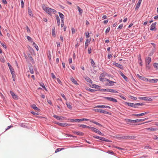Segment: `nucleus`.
Instances as JSON below:
<instances>
[{"label": "nucleus", "mask_w": 158, "mask_h": 158, "mask_svg": "<svg viewBox=\"0 0 158 158\" xmlns=\"http://www.w3.org/2000/svg\"><path fill=\"white\" fill-rule=\"evenodd\" d=\"M116 138L118 140L121 139H133L135 138V136L123 135L122 134H118Z\"/></svg>", "instance_id": "f257e3e1"}, {"label": "nucleus", "mask_w": 158, "mask_h": 158, "mask_svg": "<svg viewBox=\"0 0 158 158\" xmlns=\"http://www.w3.org/2000/svg\"><path fill=\"white\" fill-rule=\"evenodd\" d=\"M93 137L95 138L99 139L100 140L104 141L106 142H111V141L106 139V138L103 137H101L97 135H94L93 136Z\"/></svg>", "instance_id": "f03ea898"}, {"label": "nucleus", "mask_w": 158, "mask_h": 158, "mask_svg": "<svg viewBox=\"0 0 158 158\" xmlns=\"http://www.w3.org/2000/svg\"><path fill=\"white\" fill-rule=\"evenodd\" d=\"M153 97L152 96H148V97H139V99L140 100H144L145 101L149 102V101H153V99L152 98Z\"/></svg>", "instance_id": "7ed1b4c3"}, {"label": "nucleus", "mask_w": 158, "mask_h": 158, "mask_svg": "<svg viewBox=\"0 0 158 158\" xmlns=\"http://www.w3.org/2000/svg\"><path fill=\"white\" fill-rule=\"evenodd\" d=\"M91 130L102 136H104V135L103 133H102L99 130L94 127H92Z\"/></svg>", "instance_id": "20e7f679"}, {"label": "nucleus", "mask_w": 158, "mask_h": 158, "mask_svg": "<svg viewBox=\"0 0 158 158\" xmlns=\"http://www.w3.org/2000/svg\"><path fill=\"white\" fill-rule=\"evenodd\" d=\"M95 111L96 112H100L101 113L106 114H108L109 115L111 114V113L108 112H107L106 110L100 109H96L95 110Z\"/></svg>", "instance_id": "39448f33"}, {"label": "nucleus", "mask_w": 158, "mask_h": 158, "mask_svg": "<svg viewBox=\"0 0 158 158\" xmlns=\"http://www.w3.org/2000/svg\"><path fill=\"white\" fill-rule=\"evenodd\" d=\"M104 98L105 99L109 101H111L112 102L114 103H117V102H118L117 100L116 99L114 98H113L109 97H104Z\"/></svg>", "instance_id": "423d86ee"}, {"label": "nucleus", "mask_w": 158, "mask_h": 158, "mask_svg": "<svg viewBox=\"0 0 158 158\" xmlns=\"http://www.w3.org/2000/svg\"><path fill=\"white\" fill-rule=\"evenodd\" d=\"M125 121L127 122V124L131 125H134L135 124H133V123H134V120H132L129 119H125Z\"/></svg>", "instance_id": "0eeeda50"}, {"label": "nucleus", "mask_w": 158, "mask_h": 158, "mask_svg": "<svg viewBox=\"0 0 158 158\" xmlns=\"http://www.w3.org/2000/svg\"><path fill=\"white\" fill-rule=\"evenodd\" d=\"M28 67L30 73L32 74H34L33 67L31 63L29 64Z\"/></svg>", "instance_id": "6e6552de"}, {"label": "nucleus", "mask_w": 158, "mask_h": 158, "mask_svg": "<svg viewBox=\"0 0 158 158\" xmlns=\"http://www.w3.org/2000/svg\"><path fill=\"white\" fill-rule=\"evenodd\" d=\"M116 82L110 80L108 82H107L106 83L105 85L108 86H111L114 85V84L116 83Z\"/></svg>", "instance_id": "1a4fd4ad"}, {"label": "nucleus", "mask_w": 158, "mask_h": 158, "mask_svg": "<svg viewBox=\"0 0 158 158\" xmlns=\"http://www.w3.org/2000/svg\"><path fill=\"white\" fill-rule=\"evenodd\" d=\"M150 112L149 111H147L145 112L137 114H133V115L136 116H142L145 114L149 113Z\"/></svg>", "instance_id": "9d476101"}, {"label": "nucleus", "mask_w": 158, "mask_h": 158, "mask_svg": "<svg viewBox=\"0 0 158 158\" xmlns=\"http://www.w3.org/2000/svg\"><path fill=\"white\" fill-rule=\"evenodd\" d=\"M113 64L115 65L117 67L120 69H123V67L122 65L118 63H117L116 62H114L113 63Z\"/></svg>", "instance_id": "9b49d317"}, {"label": "nucleus", "mask_w": 158, "mask_h": 158, "mask_svg": "<svg viewBox=\"0 0 158 158\" xmlns=\"http://www.w3.org/2000/svg\"><path fill=\"white\" fill-rule=\"evenodd\" d=\"M119 73L121 76L127 82L129 81V80L128 78L122 72L120 71L119 72Z\"/></svg>", "instance_id": "f8f14e48"}, {"label": "nucleus", "mask_w": 158, "mask_h": 158, "mask_svg": "<svg viewBox=\"0 0 158 158\" xmlns=\"http://www.w3.org/2000/svg\"><path fill=\"white\" fill-rule=\"evenodd\" d=\"M91 38H90V40L87 39L86 40L85 42V48L86 49L89 45V43L90 41H91Z\"/></svg>", "instance_id": "ddd939ff"}, {"label": "nucleus", "mask_w": 158, "mask_h": 158, "mask_svg": "<svg viewBox=\"0 0 158 158\" xmlns=\"http://www.w3.org/2000/svg\"><path fill=\"white\" fill-rule=\"evenodd\" d=\"M96 107L99 108H107L109 109H111V107L109 106L105 105H98L96 106Z\"/></svg>", "instance_id": "4468645a"}, {"label": "nucleus", "mask_w": 158, "mask_h": 158, "mask_svg": "<svg viewBox=\"0 0 158 158\" xmlns=\"http://www.w3.org/2000/svg\"><path fill=\"white\" fill-rule=\"evenodd\" d=\"M78 126L79 127H82L83 128H87L89 129H90L91 130L92 128V127L87 126L84 124H78Z\"/></svg>", "instance_id": "2eb2a0df"}, {"label": "nucleus", "mask_w": 158, "mask_h": 158, "mask_svg": "<svg viewBox=\"0 0 158 158\" xmlns=\"http://www.w3.org/2000/svg\"><path fill=\"white\" fill-rule=\"evenodd\" d=\"M124 104L125 105H127L128 106H130L134 108L135 107V106L134 105V103H131V102H125L124 103Z\"/></svg>", "instance_id": "dca6fc26"}, {"label": "nucleus", "mask_w": 158, "mask_h": 158, "mask_svg": "<svg viewBox=\"0 0 158 158\" xmlns=\"http://www.w3.org/2000/svg\"><path fill=\"white\" fill-rule=\"evenodd\" d=\"M56 124L62 127H67V123H60L59 122H57L56 123Z\"/></svg>", "instance_id": "f3484780"}, {"label": "nucleus", "mask_w": 158, "mask_h": 158, "mask_svg": "<svg viewBox=\"0 0 158 158\" xmlns=\"http://www.w3.org/2000/svg\"><path fill=\"white\" fill-rule=\"evenodd\" d=\"M151 61V59L150 57L148 56L145 58L146 64H150Z\"/></svg>", "instance_id": "a211bd4d"}, {"label": "nucleus", "mask_w": 158, "mask_h": 158, "mask_svg": "<svg viewBox=\"0 0 158 158\" xmlns=\"http://www.w3.org/2000/svg\"><path fill=\"white\" fill-rule=\"evenodd\" d=\"M73 133L80 136H83L84 134L83 132L79 131H74Z\"/></svg>", "instance_id": "6ab92c4d"}, {"label": "nucleus", "mask_w": 158, "mask_h": 158, "mask_svg": "<svg viewBox=\"0 0 158 158\" xmlns=\"http://www.w3.org/2000/svg\"><path fill=\"white\" fill-rule=\"evenodd\" d=\"M46 11H45L46 13H47L49 15H51V10L52 8H50L49 7L48 8H45Z\"/></svg>", "instance_id": "aec40b11"}, {"label": "nucleus", "mask_w": 158, "mask_h": 158, "mask_svg": "<svg viewBox=\"0 0 158 158\" xmlns=\"http://www.w3.org/2000/svg\"><path fill=\"white\" fill-rule=\"evenodd\" d=\"M148 82L150 83H157V79H149Z\"/></svg>", "instance_id": "412c9836"}, {"label": "nucleus", "mask_w": 158, "mask_h": 158, "mask_svg": "<svg viewBox=\"0 0 158 158\" xmlns=\"http://www.w3.org/2000/svg\"><path fill=\"white\" fill-rule=\"evenodd\" d=\"M28 57L29 58V59L31 60L32 64H35V62L33 59L32 57V56H31V55L30 54H28Z\"/></svg>", "instance_id": "4be33fe9"}, {"label": "nucleus", "mask_w": 158, "mask_h": 158, "mask_svg": "<svg viewBox=\"0 0 158 158\" xmlns=\"http://www.w3.org/2000/svg\"><path fill=\"white\" fill-rule=\"evenodd\" d=\"M107 92H109L111 93H118V92L115 89H107Z\"/></svg>", "instance_id": "5701e85b"}, {"label": "nucleus", "mask_w": 158, "mask_h": 158, "mask_svg": "<svg viewBox=\"0 0 158 158\" xmlns=\"http://www.w3.org/2000/svg\"><path fill=\"white\" fill-rule=\"evenodd\" d=\"M10 93L14 99H17V97L16 95L12 91H10Z\"/></svg>", "instance_id": "b1692460"}, {"label": "nucleus", "mask_w": 158, "mask_h": 158, "mask_svg": "<svg viewBox=\"0 0 158 158\" xmlns=\"http://www.w3.org/2000/svg\"><path fill=\"white\" fill-rule=\"evenodd\" d=\"M28 14H29L30 16L31 17H33V15L32 14V11L30 8L29 7L28 8Z\"/></svg>", "instance_id": "393cba45"}, {"label": "nucleus", "mask_w": 158, "mask_h": 158, "mask_svg": "<svg viewBox=\"0 0 158 158\" xmlns=\"http://www.w3.org/2000/svg\"><path fill=\"white\" fill-rule=\"evenodd\" d=\"M31 107L34 109L35 110H39L40 109L37 107L35 104H33L31 105Z\"/></svg>", "instance_id": "a878e982"}, {"label": "nucleus", "mask_w": 158, "mask_h": 158, "mask_svg": "<svg viewBox=\"0 0 158 158\" xmlns=\"http://www.w3.org/2000/svg\"><path fill=\"white\" fill-rule=\"evenodd\" d=\"M85 80L88 82L92 84L93 81L91 79L88 77H86L85 78Z\"/></svg>", "instance_id": "bb28decb"}, {"label": "nucleus", "mask_w": 158, "mask_h": 158, "mask_svg": "<svg viewBox=\"0 0 158 158\" xmlns=\"http://www.w3.org/2000/svg\"><path fill=\"white\" fill-rule=\"evenodd\" d=\"M71 81L73 82L74 84L76 85H79V84L77 82V81L73 77L71 78Z\"/></svg>", "instance_id": "cd10ccee"}, {"label": "nucleus", "mask_w": 158, "mask_h": 158, "mask_svg": "<svg viewBox=\"0 0 158 158\" xmlns=\"http://www.w3.org/2000/svg\"><path fill=\"white\" fill-rule=\"evenodd\" d=\"M55 17L57 20V25L58 26H59L60 25V18L57 15H56Z\"/></svg>", "instance_id": "c85d7f7f"}, {"label": "nucleus", "mask_w": 158, "mask_h": 158, "mask_svg": "<svg viewBox=\"0 0 158 158\" xmlns=\"http://www.w3.org/2000/svg\"><path fill=\"white\" fill-rule=\"evenodd\" d=\"M70 122L71 123H73L74 122H80V119H70Z\"/></svg>", "instance_id": "c756f323"}, {"label": "nucleus", "mask_w": 158, "mask_h": 158, "mask_svg": "<svg viewBox=\"0 0 158 158\" xmlns=\"http://www.w3.org/2000/svg\"><path fill=\"white\" fill-rule=\"evenodd\" d=\"M77 8L78 10L79 15H81L83 12L82 10L78 6H77Z\"/></svg>", "instance_id": "7c9ffc66"}, {"label": "nucleus", "mask_w": 158, "mask_h": 158, "mask_svg": "<svg viewBox=\"0 0 158 158\" xmlns=\"http://www.w3.org/2000/svg\"><path fill=\"white\" fill-rule=\"evenodd\" d=\"M90 63L91 65H92V67L94 68L95 67H96L94 61L92 59H90Z\"/></svg>", "instance_id": "2f4dec72"}, {"label": "nucleus", "mask_w": 158, "mask_h": 158, "mask_svg": "<svg viewBox=\"0 0 158 158\" xmlns=\"http://www.w3.org/2000/svg\"><path fill=\"white\" fill-rule=\"evenodd\" d=\"M53 117L54 118H56L58 120H60L62 119V118H63L62 116L60 117V116H59L58 115H54Z\"/></svg>", "instance_id": "473e14b6"}, {"label": "nucleus", "mask_w": 158, "mask_h": 158, "mask_svg": "<svg viewBox=\"0 0 158 158\" xmlns=\"http://www.w3.org/2000/svg\"><path fill=\"white\" fill-rule=\"evenodd\" d=\"M86 89L87 90L89 91L92 93H94L95 91H97V90L92 89L89 87H87Z\"/></svg>", "instance_id": "72a5a7b5"}, {"label": "nucleus", "mask_w": 158, "mask_h": 158, "mask_svg": "<svg viewBox=\"0 0 158 158\" xmlns=\"http://www.w3.org/2000/svg\"><path fill=\"white\" fill-rule=\"evenodd\" d=\"M32 45L36 49L37 51L39 50V48L38 45L34 42H32Z\"/></svg>", "instance_id": "f704fd0d"}, {"label": "nucleus", "mask_w": 158, "mask_h": 158, "mask_svg": "<svg viewBox=\"0 0 158 158\" xmlns=\"http://www.w3.org/2000/svg\"><path fill=\"white\" fill-rule=\"evenodd\" d=\"M146 129L148 131H156L158 129L157 128H152L151 127H149V128H146Z\"/></svg>", "instance_id": "c9c22d12"}, {"label": "nucleus", "mask_w": 158, "mask_h": 158, "mask_svg": "<svg viewBox=\"0 0 158 158\" xmlns=\"http://www.w3.org/2000/svg\"><path fill=\"white\" fill-rule=\"evenodd\" d=\"M90 122L94 124H96L97 125H98V126H100V127H102V124H101L99 123H98V122L94 121V120L91 121Z\"/></svg>", "instance_id": "e433bc0d"}, {"label": "nucleus", "mask_w": 158, "mask_h": 158, "mask_svg": "<svg viewBox=\"0 0 158 158\" xmlns=\"http://www.w3.org/2000/svg\"><path fill=\"white\" fill-rule=\"evenodd\" d=\"M66 104L69 109L72 110V107L70 103L67 102L66 103Z\"/></svg>", "instance_id": "4c0bfd02"}, {"label": "nucleus", "mask_w": 158, "mask_h": 158, "mask_svg": "<svg viewBox=\"0 0 158 158\" xmlns=\"http://www.w3.org/2000/svg\"><path fill=\"white\" fill-rule=\"evenodd\" d=\"M58 14H59V16L60 17L61 19H64V16L63 14H62L61 12H59Z\"/></svg>", "instance_id": "58836bf2"}, {"label": "nucleus", "mask_w": 158, "mask_h": 158, "mask_svg": "<svg viewBox=\"0 0 158 158\" xmlns=\"http://www.w3.org/2000/svg\"><path fill=\"white\" fill-rule=\"evenodd\" d=\"M64 148H57L55 151V153H56L58 152H59L64 149Z\"/></svg>", "instance_id": "ea45409f"}, {"label": "nucleus", "mask_w": 158, "mask_h": 158, "mask_svg": "<svg viewBox=\"0 0 158 158\" xmlns=\"http://www.w3.org/2000/svg\"><path fill=\"white\" fill-rule=\"evenodd\" d=\"M28 48L31 53L32 54V53H34V50L31 47L29 46Z\"/></svg>", "instance_id": "a19ab883"}, {"label": "nucleus", "mask_w": 158, "mask_h": 158, "mask_svg": "<svg viewBox=\"0 0 158 158\" xmlns=\"http://www.w3.org/2000/svg\"><path fill=\"white\" fill-rule=\"evenodd\" d=\"M52 35L53 36L55 37L56 36V34H55V27H54L52 29Z\"/></svg>", "instance_id": "79ce46f5"}, {"label": "nucleus", "mask_w": 158, "mask_h": 158, "mask_svg": "<svg viewBox=\"0 0 158 158\" xmlns=\"http://www.w3.org/2000/svg\"><path fill=\"white\" fill-rule=\"evenodd\" d=\"M150 30L152 31L156 30V26L154 25H153L152 24L150 28Z\"/></svg>", "instance_id": "37998d69"}, {"label": "nucleus", "mask_w": 158, "mask_h": 158, "mask_svg": "<svg viewBox=\"0 0 158 158\" xmlns=\"http://www.w3.org/2000/svg\"><path fill=\"white\" fill-rule=\"evenodd\" d=\"M40 84V86H41L46 91H47V88L45 87L44 84L43 83L41 82Z\"/></svg>", "instance_id": "c03bdc74"}, {"label": "nucleus", "mask_w": 158, "mask_h": 158, "mask_svg": "<svg viewBox=\"0 0 158 158\" xmlns=\"http://www.w3.org/2000/svg\"><path fill=\"white\" fill-rule=\"evenodd\" d=\"M107 73L105 72H103L102 73H101L100 75V77H104L105 75H107Z\"/></svg>", "instance_id": "a18cd8bd"}, {"label": "nucleus", "mask_w": 158, "mask_h": 158, "mask_svg": "<svg viewBox=\"0 0 158 158\" xmlns=\"http://www.w3.org/2000/svg\"><path fill=\"white\" fill-rule=\"evenodd\" d=\"M153 65L155 68L157 70H158V63H155L153 64Z\"/></svg>", "instance_id": "49530a36"}, {"label": "nucleus", "mask_w": 158, "mask_h": 158, "mask_svg": "<svg viewBox=\"0 0 158 158\" xmlns=\"http://www.w3.org/2000/svg\"><path fill=\"white\" fill-rule=\"evenodd\" d=\"M141 3L138 2L137 3L136 5V7L135 8V10H136L138 9Z\"/></svg>", "instance_id": "de8ad7c7"}, {"label": "nucleus", "mask_w": 158, "mask_h": 158, "mask_svg": "<svg viewBox=\"0 0 158 158\" xmlns=\"http://www.w3.org/2000/svg\"><path fill=\"white\" fill-rule=\"evenodd\" d=\"M27 40L31 42H33V40L29 36H27Z\"/></svg>", "instance_id": "09e8293b"}, {"label": "nucleus", "mask_w": 158, "mask_h": 158, "mask_svg": "<svg viewBox=\"0 0 158 158\" xmlns=\"http://www.w3.org/2000/svg\"><path fill=\"white\" fill-rule=\"evenodd\" d=\"M97 85H98L94 84H92V85L90 86V87L92 88L96 89L97 88Z\"/></svg>", "instance_id": "8fccbe9b"}, {"label": "nucleus", "mask_w": 158, "mask_h": 158, "mask_svg": "<svg viewBox=\"0 0 158 158\" xmlns=\"http://www.w3.org/2000/svg\"><path fill=\"white\" fill-rule=\"evenodd\" d=\"M107 153L111 155H114V153L113 151H109L107 152Z\"/></svg>", "instance_id": "3c124183"}, {"label": "nucleus", "mask_w": 158, "mask_h": 158, "mask_svg": "<svg viewBox=\"0 0 158 158\" xmlns=\"http://www.w3.org/2000/svg\"><path fill=\"white\" fill-rule=\"evenodd\" d=\"M110 27H108L107 29H106L105 31V33L106 34H107V33L109 32L110 31Z\"/></svg>", "instance_id": "603ef678"}, {"label": "nucleus", "mask_w": 158, "mask_h": 158, "mask_svg": "<svg viewBox=\"0 0 158 158\" xmlns=\"http://www.w3.org/2000/svg\"><path fill=\"white\" fill-rule=\"evenodd\" d=\"M80 121H88L89 120V119H88L84 118L81 119H80Z\"/></svg>", "instance_id": "864d4df0"}, {"label": "nucleus", "mask_w": 158, "mask_h": 158, "mask_svg": "<svg viewBox=\"0 0 158 158\" xmlns=\"http://www.w3.org/2000/svg\"><path fill=\"white\" fill-rule=\"evenodd\" d=\"M56 80H57V81L58 83H59V84H60L61 85H62V82L60 80V79L59 78H57Z\"/></svg>", "instance_id": "5fc2aeb1"}, {"label": "nucleus", "mask_w": 158, "mask_h": 158, "mask_svg": "<svg viewBox=\"0 0 158 158\" xmlns=\"http://www.w3.org/2000/svg\"><path fill=\"white\" fill-rule=\"evenodd\" d=\"M123 24H120L118 26V27L117 28V29H122V27H123Z\"/></svg>", "instance_id": "6e6d98bb"}, {"label": "nucleus", "mask_w": 158, "mask_h": 158, "mask_svg": "<svg viewBox=\"0 0 158 158\" xmlns=\"http://www.w3.org/2000/svg\"><path fill=\"white\" fill-rule=\"evenodd\" d=\"M85 34L86 37L87 38H89V32H85Z\"/></svg>", "instance_id": "4d7b16f0"}, {"label": "nucleus", "mask_w": 158, "mask_h": 158, "mask_svg": "<svg viewBox=\"0 0 158 158\" xmlns=\"http://www.w3.org/2000/svg\"><path fill=\"white\" fill-rule=\"evenodd\" d=\"M9 68L10 70L11 73H12L13 72H14V70L13 69L12 67H10Z\"/></svg>", "instance_id": "13d9d810"}, {"label": "nucleus", "mask_w": 158, "mask_h": 158, "mask_svg": "<svg viewBox=\"0 0 158 158\" xmlns=\"http://www.w3.org/2000/svg\"><path fill=\"white\" fill-rule=\"evenodd\" d=\"M148 79H149L147 78L146 77H143V79H142L141 80H142L145 81H148Z\"/></svg>", "instance_id": "bf43d9fd"}, {"label": "nucleus", "mask_w": 158, "mask_h": 158, "mask_svg": "<svg viewBox=\"0 0 158 158\" xmlns=\"http://www.w3.org/2000/svg\"><path fill=\"white\" fill-rule=\"evenodd\" d=\"M150 64H146V66L147 69H149L150 68V66L149 65Z\"/></svg>", "instance_id": "052dcab7"}, {"label": "nucleus", "mask_w": 158, "mask_h": 158, "mask_svg": "<svg viewBox=\"0 0 158 158\" xmlns=\"http://www.w3.org/2000/svg\"><path fill=\"white\" fill-rule=\"evenodd\" d=\"M118 96L122 98L124 100H126V98L125 97H124L123 96H122V94H120L119 95H118Z\"/></svg>", "instance_id": "680f3d73"}, {"label": "nucleus", "mask_w": 158, "mask_h": 158, "mask_svg": "<svg viewBox=\"0 0 158 158\" xmlns=\"http://www.w3.org/2000/svg\"><path fill=\"white\" fill-rule=\"evenodd\" d=\"M88 52L89 54H90L92 52V48H88Z\"/></svg>", "instance_id": "e2e57ef3"}, {"label": "nucleus", "mask_w": 158, "mask_h": 158, "mask_svg": "<svg viewBox=\"0 0 158 158\" xmlns=\"http://www.w3.org/2000/svg\"><path fill=\"white\" fill-rule=\"evenodd\" d=\"M99 91H103V92H105V91L107 92V89H99Z\"/></svg>", "instance_id": "0e129e2a"}, {"label": "nucleus", "mask_w": 158, "mask_h": 158, "mask_svg": "<svg viewBox=\"0 0 158 158\" xmlns=\"http://www.w3.org/2000/svg\"><path fill=\"white\" fill-rule=\"evenodd\" d=\"M57 12L54 9H52L51 10V13H52L53 14H55Z\"/></svg>", "instance_id": "69168bd1"}, {"label": "nucleus", "mask_w": 158, "mask_h": 158, "mask_svg": "<svg viewBox=\"0 0 158 158\" xmlns=\"http://www.w3.org/2000/svg\"><path fill=\"white\" fill-rule=\"evenodd\" d=\"M136 76L138 77L140 79L142 80L143 78V76H140L139 74H137Z\"/></svg>", "instance_id": "338daca9"}, {"label": "nucleus", "mask_w": 158, "mask_h": 158, "mask_svg": "<svg viewBox=\"0 0 158 158\" xmlns=\"http://www.w3.org/2000/svg\"><path fill=\"white\" fill-rule=\"evenodd\" d=\"M51 75L52 77V78L53 79H54L56 78V77L54 74L53 73H51Z\"/></svg>", "instance_id": "774afa93"}]
</instances>
